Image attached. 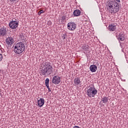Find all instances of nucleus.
<instances>
[{
  "label": "nucleus",
  "instance_id": "obj_17",
  "mask_svg": "<svg viewBox=\"0 0 128 128\" xmlns=\"http://www.w3.org/2000/svg\"><path fill=\"white\" fill-rule=\"evenodd\" d=\"M45 82H46V86L47 87V88L50 89V86L48 85V84L50 82V79H48V78H46Z\"/></svg>",
  "mask_w": 128,
  "mask_h": 128
},
{
  "label": "nucleus",
  "instance_id": "obj_13",
  "mask_svg": "<svg viewBox=\"0 0 128 128\" xmlns=\"http://www.w3.org/2000/svg\"><path fill=\"white\" fill-rule=\"evenodd\" d=\"M80 78L77 77L74 79V84L75 86H78V84H80Z\"/></svg>",
  "mask_w": 128,
  "mask_h": 128
},
{
  "label": "nucleus",
  "instance_id": "obj_21",
  "mask_svg": "<svg viewBox=\"0 0 128 128\" xmlns=\"http://www.w3.org/2000/svg\"><path fill=\"white\" fill-rule=\"evenodd\" d=\"M40 13H41V14H44V10H40Z\"/></svg>",
  "mask_w": 128,
  "mask_h": 128
},
{
  "label": "nucleus",
  "instance_id": "obj_8",
  "mask_svg": "<svg viewBox=\"0 0 128 128\" xmlns=\"http://www.w3.org/2000/svg\"><path fill=\"white\" fill-rule=\"evenodd\" d=\"M108 30L110 32H114L116 30V24L114 23L110 24L108 26Z\"/></svg>",
  "mask_w": 128,
  "mask_h": 128
},
{
  "label": "nucleus",
  "instance_id": "obj_18",
  "mask_svg": "<svg viewBox=\"0 0 128 128\" xmlns=\"http://www.w3.org/2000/svg\"><path fill=\"white\" fill-rule=\"evenodd\" d=\"M66 16H62V22H64V20H66Z\"/></svg>",
  "mask_w": 128,
  "mask_h": 128
},
{
  "label": "nucleus",
  "instance_id": "obj_25",
  "mask_svg": "<svg viewBox=\"0 0 128 128\" xmlns=\"http://www.w3.org/2000/svg\"><path fill=\"white\" fill-rule=\"evenodd\" d=\"M10 2H16V0H10Z\"/></svg>",
  "mask_w": 128,
  "mask_h": 128
},
{
  "label": "nucleus",
  "instance_id": "obj_3",
  "mask_svg": "<svg viewBox=\"0 0 128 128\" xmlns=\"http://www.w3.org/2000/svg\"><path fill=\"white\" fill-rule=\"evenodd\" d=\"M25 48L26 46H24V44L22 42H18L14 46V52L16 54H20L24 52Z\"/></svg>",
  "mask_w": 128,
  "mask_h": 128
},
{
  "label": "nucleus",
  "instance_id": "obj_16",
  "mask_svg": "<svg viewBox=\"0 0 128 128\" xmlns=\"http://www.w3.org/2000/svg\"><path fill=\"white\" fill-rule=\"evenodd\" d=\"M102 100L104 104H106L108 102V98L106 97H104L102 98Z\"/></svg>",
  "mask_w": 128,
  "mask_h": 128
},
{
  "label": "nucleus",
  "instance_id": "obj_6",
  "mask_svg": "<svg viewBox=\"0 0 128 128\" xmlns=\"http://www.w3.org/2000/svg\"><path fill=\"white\" fill-rule=\"evenodd\" d=\"M9 26L12 30H15V28H16L18 26V22L12 20L9 24Z\"/></svg>",
  "mask_w": 128,
  "mask_h": 128
},
{
  "label": "nucleus",
  "instance_id": "obj_11",
  "mask_svg": "<svg viewBox=\"0 0 128 128\" xmlns=\"http://www.w3.org/2000/svg\"><path fill=\"white\" fill-rule=\"evenodd\" d=\"M90 70L92 72H96L98 70V66L94 64L91 65Z\"/></svg>",
  "mask_w": 128,
  "mask_h": 128
},
{
  "label": "nucleus",
  "instance_id": "obj_12",
  "mask_svg": "<svg viewBox=\"0 0 128 128\" xmlns=\"http://www.w3.org/2000/svg\"><path fill=\"white\" fill-rule=\"evenodd\" d=\"M38 106H42L44 104V100L42 98H40V100H38Z\"/></svg>",
  "mask_w": 128,
  "mask_h": 128
},
{
  "label": "nucleus",
  "instance_id": "obj_7",
  "mask_svg": "<svg viewBox=\"0 0 128 128\" xmlns=\"http://www.w3.org/2000/svg\"><path fill=\"white\" fill-rule=\"evenodd\" d=\"M52 82L54 84H58L60 82V77L58 76H54L52 78Z\"/></svg>",
  "mask_w": 128,
  "mask_h": 128
},
{
  "label": "nucleus",
  "instance_id": "obj_22",
  "mask_svg": "<svg viewBox=\"0 0 128 128\" xmlns=\"http://www.w3.org/2000/svg\"><path fill=\"white\" fill-rule=\"evenodd\" d=\"M73 128H80V126H74L73 127Z\"/></svg>",
  "mask_w": 128,
  "mask_h": 128
},
{
  "label": "nucleus",
  "instance_id": "obj_27",
  "mask_svg": "<svg viewBox=\"0 0 128 128\" xmlns=\"http://www.w3.org/2000/svg\"><path fill=\"white\" fill-rule=\"evenodd\" d=\"M64 38H66V37H64Z\"/></svg>",
  "mask_w": 128,
  "mask_h": 128
},
{
  "label": "nucleus",
  "instance_id": "obj_9",
  "mask_svg": "<svg viewBox=\"0 0 128 128\" xmlns=\"http://www.w3.org/2000/svg\"><path fill=\"white\" fill-rule=\"evenodd\" d=\"M14 40L12 37H8L6 40V42L8 46H12L14 44Z\"/></svg>",
  "mask_w": 128,
  "mask_h": 128
},
{
  "label": "nucleus",
  "instance_id": "obj_24",
  "mask_svg": "<svg viewBox=\"0 0 128 128\" xmlns=\"http://www.w3.org/2000/svg\"><path fill=\"white\" fill-rule=\"evenodd\" d=\"M2 89H0V94H2Z\"/></svg>",
  "mask_w": 128,
  "mask_h": 128
},
{
  "label": "nucleus",
  "instance_id": "obj_5",
  "mask_svg": "<svg viewBox=\"0 0 128 128\" xmlns=\"http://www.w3.org/2000/svg\"><path fill=\"white\" fill-rule=\"evenodd\" d=\"M67 28L69 30H75L76 28V24L74 22H70L68 24Z\"/></svg>",
  "mask_w": 128,
  "mask_h": 128
},
{
  "label": "nucleus",
  "instance_id": "obj_23",
  "mask_svg": "<svg viewBox=\"0 0 128 128\" xmlns=\"http://www.w3.org/2000/svg\"><path fill=\"white\" fill-rule=\"evenodd\" d=\"M41 14H42V13L39 11V12H38V15L40 16Z\"/></svg>",
  "mask_w": 128,
  "mask_h": 128
},
{
  "label": "nucleus",
  "instance_id": "obj_20",
  "mask_svg": "<svg viewBox=\"0 0 128 128\" xmlns=\"http://www.w3.org/2000/svg\"><path fill=\"white\" fill-rule=\"evenodd\" d=\"M47 24L48 26H52V22H51V21L50 20L48 21V22L47 23Z\"/></svg>",
  "mask_w": 128,
  "mask_h": 128
},
{
  "label": "nucleus",
  "instance_id": "obj_19",
  "mask_svg": "<svg viewBox=\"0 0 128 128\" xmlns=\"http://www.w3.org/2000/svg\"><path fill=\"white\" fill-rule=\"evenodd\" d=\"M4 60V56H2V54H0V62H2Z\"/></svg>",
  "mask_w": 128,
  "mask_h": 128
},
{
  "label": "nucleus",
  "instance_id": "obj_10",
  "mask_svg": "<svg viewBox=\"0 0 128 128\" xmlns=\"http://www.w3.org/2000/svg\"><path fill=\"white\" fill-rule=\"evenodd\" d=\"M6 29L4 28H0V36H4L6 34Z\"/></svg>",
  "mask_w": 128,
  "mask_h": 128
},
{
  "label": "nucleus",
  "instance_id": "obj_2",
  "mask_svg": "<svg viewBox=\"0 0 128 128\" xmlns=\"http://www.w3.org/2000/svg\"><path fill=\"white\" fill-rule=\"evenodd\" d=\"M40 74L41 76H50L52 74V66L50 62L46 63L44 68L40 70Z\"/></svg>",
  "mask_w": 128,
  "mask_h": 128
},
{
  "label": "nucleus",
  "instance_id": "obj_26",
  "mask_svg": "<svg viewBox=\"0 0 128 128\" xmlns=\"http://www.w3.org/2000/svg\"><path fill=\"white\" fill-rule=\"evenodd\" d=\"M48 92H50V87H49V88H48Z\"/></svg>",
  "mask_w": 128,
  "mask_h": 128
},
{
  "label": "nucleus",
  "instance_id": "obj_14",
  "mask_svg": "<svg viewBox=\"0 0 128 128\" xmlns=\"http://www.w3.org/2000/svg\"><path fill=\"white\" fill-rule=\"evenodd\" d=\"M118 40L119 42H124L126 40V37H124V35L122 34H119L118 36Z\"/></svg>",
  "mask_w": 128,
  "mask_h": 128
},
{
  "label": "nucleus",
  "instance_id": "obj_4",
  "mask_svg": "<svg viewBox=\"0 0 128 128\" xmlns=\"http://www.w3.org/2000/svg\"><path fill=\"white\" fill-rule=\"evenodd\" d=\"M90 87L86 92L87 96L89 98H94V96H96V94H98V90H96L94 84L90 85Z\"/></svg>",
  "mask_w": 128,
  "mask_h": 128
},
{
  "label": "nucleus",
  "instance_id": "obj_1",
  "mask_svg": "<svg viewBox=\"0 0 128 128\" xmlns=\"http://www.w3.org/2000/svg\"><path fill=\"white\" fill-rule=\"evenodd\" d=\"M120 2V0H110L108 1L107 10L110 14H116L120 10V5L117 2Z\"/></svg>",
  "mask_w": 128,
  "mask_h": 128
},
{
  "label": "nucleus",
  "instance_id": "obj_15",
  "mask_svg": "<svg viewBox=\"0 0 128 128\" xmlns=\"http://www.w3.org/2000/svg\"><path fill=\"white\" fill-rule=\"evenodd\" d=\"M74 16H78L80 15V10H76L74 12Z\"/></svg>",
  "mask_w": 128,
  "mask_h": 128
}]
</instances>
